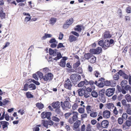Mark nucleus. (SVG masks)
<instances>
[{
    "label": "nucleus",
    "instance_id": "1",
    "mask_svg": "<svg viewBox=\"0 0 131 131\" xmlns=\"http://www.w3.org/2000/svg\"><path fill=\"white\" fill-rule=\"evenodd\" d=\"M70 79L73 84H75L81 80V77L80 75L74 73L71 75Z\"/></svg>",
    "mask_w": 131,
    "mask_h": 131
},
{
    "label": "nucleus",
    "instance_id": "2",
    "mask_svg": "<svg viewBox=\"0 0 131 131\" xmlns=\"http://www.w3.org/2000/svg\"><path fill=\"white\" fill-rule=\"evenodd\" d=\"M61 105L62 109L64 110L70 109L71 106L70 103L68 101H65L63 103L62 102H61Z\"/></svg>",
    "mask_w": 131,
    "mask_h": 131
},
{
    "label": "nucleus",
    "instance_id": "3",
    "mask_svg": "<svg viewBox=\"0 0 131 131\" xmlns=\"http://www.w3.org/2000/svg\"><path fill=\"white\" fill-rule=\"evenodd\" d=\"M104 90H102L99 92V99L102 102L104 103L106 101V100L105 96Z\"/></svg>",
    "mask_w": 131,
    "mask_h": 131
},
{
    "label": "nucleus",
    "instance_id": "4",
    "mask_svg": "<svg viewBox=\"0 0 131 131\" xmlns=\"http://www.w3.org/2000/svg\"><path fill=\"white\" fill-rule=\"evenodd\" d=\"M102 50L101 47H98L96 49H91L90 50V52L93 54H98L101 52Z\"/></svg>",
    "mask_w": 131,
    "mask_h": 131
},
{
    "label": "nucleus",
    "instance_id": "5",
    "mask_svg": "<svg viewBox=\"0 0 131 131\" xmlns=\"http://www.w3.org/2000/svg\"><path fill=\"white\" fill-rule=\"evenodd\" d=\"M115 90V89L114 88H109L106 90L105 94L108 97H110L113 94Z\"/></svg>",
    "mask_w": 131,
    "mask_h": 131
},
{
    "label": "nucleus",
    "instance_id": "6",
    "mask_svg": "<svg viewBox=\"0 0 131 131\" xmlns=\"http://www.w3.org/2000/svg\"><path fill=\"white\" fill-rule=\"evenodd\" d=\"M53 75L52 73H49L43 76V80L46 81H50L53 79Z\"/></svg>",
    "mask_w": 131,
    "mask_h": 131
},
{
    "label": "nucleus",
    "instance_id": "7",
    "mask_svg": "<svg viewBox=\"0 0 131 131\" xmlns=\"http://www.w3.org/2000/svg\"><path fill=\"white\" fill-rule=\"evenodd\" d=\"M72 85L70 80L69 79H67V80L64 82V87L67 89L70 90L71 89Z\"/></svg>",
    "mask_w": 131,
    "mask_h": 131
},
{
    "label": "nucleus",
    "instance_id": "8",
    "mask_svg": "<svg viewBox=\"0 0 131 131\" xmlns=\"http://www.w3.org/2000/svg\"><path fill=\"white\" fill-rule=\"evenodd\" d=\"M73 19L71 18L68 20L65 23L63 26V28L64 29H67L68 27L69 26L73 23Z\"/></svg>",
    "mask_w": 131,
    "mask_h": 131
},
{
    "label": "nucleus",
    "instance_id": "9",
    "mask_svg": "<svg viewBox=\"0 0 131 131\" xmlns=\"http://www.w3.org/2000/svg\"><path fill=\"white\" fill-rule=\"evenodd\" d=\"M51 115V113L50 112H44L41 113V116L43 119L47 118L48 119H49Z\"/></svg>",
    "mask_w": 131,
    "mask_h": 131
},
{
    "label": "nucleus",
    "instance_id": "10",
    "mask_svg": "<svg viewBox=\"0 0 131 131\" xmlns=\"http://www.w3.org/2000/svg\"><path fill=\"white\" fill-rule=\"evenodd\" d=\"M105 80V79L101 77L98 80V81L99 82L97 86L99 88H103V87L104 85V83L103 82Z\"/></svg>",
    "mask_w": 131,
    "mask_h": 131
},
{
    "label": "nucleus",
    "instance_id": "11",
    "mask_svg": "<svg viewBox=\"0 0 131 131\" xmlns=\"http://www.w3.org/2000/svg\"><path fill=\"white\" fill-rule=\"evenodd\" d=\"M111 112L108 110H105L102 113V115L103 118L105 119L109 118L110 116Z\"/></svg>",
    "mask_w": 131,
    "mask_h": 131
},
{
    "label": "nucleus",
    "instance_id": "12",
    "mask_svg": "<svg viewBox=\"0 0 131 131\" xmlns=\"http://www.w3.org/2000/svg\"><path fill=\"white\" fill-rule=\"evenodd\" d=\"M104 39H107L111 37L112 35L109 31H105L102 35Z\"/></svg>",
    "mask_w": 131,
    "mask_h": 131
},
{
    "label": "nucleus",
    "instance_id": "13",
    "mask_svg": "<svg viewBox=\"0 0 131 131\" xmlns=\"http://www.w3.org/2000/svg\"><path fill=\"white\" fill-rule=\"evenodd\" d=\"M0 123L3 129L4 130H6L7 129L8 125L9 124V123L6 121H1Z\"/></svg>",
    "mask_w": 131,
    "mask_h": 131
},
{
    "label": "nucleus",
    "instance_id": "14",
    "mask_svg": "<svg viewBox=\"0 0 131 131\" xmlns=\"http://www.w3.org/2000/svg\"><path fill=\"white\" fill-rule=\"evenodd\" d=\"M51 106L54 109L60 108V103L58 101L53 102L51 104Z\"/></svg>",
    "mask_w": 131,
    "mask_h": 131
},
{
    "label": "nucleus",
    "instance_id": "15",
    "mask_svg": "<svg viewBox=\"0 0 131 131\" xmlns=\"http://www.w3.org/2000/svg\"><path fill=\"white\" fill-rule=\"evenodd\" d=\"M108 122L106 120L103 121L101 123L102 127L104 128H107L108 126Z\"/></svg>",
    "mask_w": 131,
    "mask_h": 131
},
{
    "label": "nucleus",
    "instance_id": "16",
    "mask_svg": "<svg viewBox=\"0 0 131 131\" xmlns=\"http://www.w3.org/2000/svg\"><path fill=\"white\" fill-rule=\"evenodd\" d=\"M86 83L87 85L89 84L90 85V87L92 88V89H95V86L94 85V83L93 81L91 80L88 81L86 80Z\"/></svg>",
    "mask_w": 131,
    "mask_h": 131
},
{
    "label": "nucleus",
    "instance_id": "17",
    "mask_svg": "<svg viewBox=\"0 0 131 131\" xmlns=\"http://www.w3.org/2000/svg\"><path fill=\"white\" fill-rule=\"evenodd\" d=\"M81 123V121L80 120H78L77 121L74 123L73 125L74 128L73 129L75 130L78 128L80 126Z\"/></svg>",
    "mask_w": 131,
    "mask_h": 131
},
{
    "label": "nucleus",
    "instance_id": "18",
    "mask_svg": "<svg viewBox=\"0 0 131 131\" xmlns=\"http://www.w3.org/2000/svg\"><path fill=\"white\" fill-rule=\"evenodd\" d=\"M57 50H53L52 49L50 48L49 49V53L50 55H53V56H56L57 54Z\"/></svg>",
    "mask_w": 131,
    "mask_h": 131
},
{
    "label": "nucleus",
    "instance_id": "19",
    "mask_svg": "<svg viewBox=\"0 0 131 131\" xmlns=\"http://www.w3.org/2000/svg\"><path fill=\"white\" fill-rule=\"evenodd\" d=\"M77 39V37L73 35H70L69 37V40L70 42L76 41Z\"/></svg>",
    "mask_w": 131,
    "mask_h": 131
},
{
    "label": "nucleus",
    "instance_id": "20",
    "mask_svg": "<svg viewBox=\"0 0 131 131\" xmlns=\"http://www.w3.org/2000/svg\"><path fill=\"white\" fill-rule=\"evenodd\" d=\"M72 113L73 115L72 117V119L74 121H76L78 119V113L77 112L73 111Z\"/></svg>",
    "mask_w": 131,
    "mask_h": 131
},
{
    "label": "nucleus",
    "instance_id": "21",
    "mask_svg": "<svg viewBox=\"0 0 131 131\" xmlns=\"http://www.w3.org/2000/svg\"><path fill=\"white\" fill-rule=\"evenodd\" d=\"M36 107H37L39 110L42 109L44 107V105L41 102H38L36 104Z\"/></svg>",
    "mask_w": 131,
    "mask_h": 131
},
{
    "label": "nucleus",
    "instance_id": "22",
    "mask_svg": "<svg viewBox=\"0 0 131 131\" xmlns=\"http://www.w3.org/2000/svg\"><path fill=\"white\" fill-rule=\"evenodd\" d=\"M55 112L57 114L61 116L63 115V113L61 111L60 108H59L56 109L55 110Z\"/></svg>",
    "mask_w": 131,
    "mask_h": 131
},
{
    "label": "nucleus",
    "instance_id": "23",
    "mask_svg": "<svg viewBox=\"0 0 131 131\" xmlns=\"http://www.w3.org/2000/svg\"><path fill=\"white\" fill-rule=\"evenodd\" d=\"M86 80L85 79L84 81H81L77 85L79 87H82L84 85H86Z\"/></svg>",
    "mask_w": 131,
    "mask_h": 131
},
{
    "label": "nucleus",
    "instance_id": "24",
    "mask_svg": "<svg viewBox=\"0 0 131 131\" xmlns=\"http://www.w3.org/2000/svg\"><path fill=\"white\" fill-rule=\"evenodd\" d=\"M96 59V57L92 55V56L91 57L89 61L91 63H94L95 62Z\"/></svg>",
    "mask_w": 131,
    "mask_h": 131
},
{
    "label": "nucleus",
    "instance_id": "25",
    "mask_svg": "<svg viewBox=\"0 0 131 131\" xmlns=\"http://www.w3.org/2000/svg\"><path fill=\"white\" fill-rule=\"evenodd\" d=\"M78 91L79 95L80 96H82L84 94L85 91L82 89H80L78 90Z\"/></svg>",
    "mask_w": 131,
    "mask_h": 131
},
{
    "label": "nucleus",
    "instance_id": "26",
    "mask_svg": "<svg viewBox=\"0 0 131 131\" xmlns=\"http://www.w3.org/2000/svg\"><path fill=\"white\" fill-rule=\"evenodd\" d=\"M93 55L92 54L90 53H85L84 56V58L86 60H89L91 57Z\"/></svg>",
    "mask_w": 131,
    "mask_h": 131
},
{
    "label": "nucleus",
    "instance_id": "27",
    "mask_svg": "<svg viewBox=\"0 0 131 131\" xmlns=\"http://www.w3.org/2000/svg\"><path fill=\"white\" fill-rule=\"evenodd\" d=\"M57 19L54 18H51L50 19L49 22L52 25H53L56 22Z\"/></svg>",
    "mask_w": 131,
    "mask_h": 131
},
{
    "label": "nucleus",
    "instance_id": "28",
    "mask_svg": "<svg viewBox=\"0 0 131 131\" xmlns=\"http://www.w3.org/2000/svg\"><path fill=\"white\" fill-rule=\"evenodd\" d=\"M127 108L126 110L127 113L129 115H131V108H130V104H127Z\"/></svg>",
    "mask_w": 131,
    "mask_h": 131
},
{
    "label": "nucleus",
    "instance_id": "29",
    "mask_svg": "<svg viewBox=\"0 0 131 131\" xmlns=\"http://www.w3.org/2000/svg\"><path fill=\"white\" fill-rule=\"evenodd\" d=\"M93 74L96 78L100 77H101L100 73L97 70H95L93 72Z\"/></svg>",
    "mask_w": 131,
    "mask_h": 131
},
{
    "label": "nucleus",
    "instance_id": "30",
    "mask_svg": "<svg viewBox=\"0 0 131 131\" xmlns=\"http://www.w3.org/2000/svg\"><path fill=\"white\" fill-rule=\"evenodd\" d=\"M28 88L31 90H35L36 88L35 85L33 83H31L29 85Z\"/></svg>",
    "mask_w": 131,
    "mask_h": 131
},
{
    "label": "nucleus",
    "instance_id": "31",
    "mask_svg": "<svg viewBox=\"0 0 131 131\" xmlns=\"http://www.w3.org/2000/svg\"><path fill=\"white\" fill-rule=\"evenodd\" d=\"M51 36L52 35L50 34L45 33V36L41 38V39L42 40H45L47 38L51 37Z\"/></svg>",
    "mask_w": 131,
    "mask_h": 131
},
{
    "label": "nucleus",
    "instance_id": "32",
    "mask_svg": "<svg viewBox=\"0 0 131 131\" xmlns=\"http://www.w3.org/2000/svg\"><path fill=\"white\" fill-rule=\"evenodd\" d=\"M106 107L108 109H110L114 107V104L113 103H109L106 104Z\"/></svg>",
    "mask_w": 131,
    "mask_h": 131
},
{
    "label": "nucleus",
    "instance_id": "33",
    "mask_svg": "<svg viewBox=\"0 0 131 131\" xmlns=\"http://www.w3.org/2000/svg\"><path fill=\"white\" fill-rule=\"evenodd\" d=\"M125 98L128 102H131V96L129 94L126 95Z\"/></svg>",
    "mask_w": 131,
    "mask_h": 131
},
{
    "label": "nucleus",
    "instance_id": "34",
    "mask_svg": "<svg viewBox=\"0 0 131 131\" xmlns=\"http://www.w3.org/2000/svg\"><path fill=\"white\" fill-rule=\"evenodd\" d=\"M127 82L125 80H124L122 81L121 83V84L122 87V88H124L125 86L127 85Z\"/></svg>",
    "mask_w": 131,
    "mask_h": 131
},
{
    "label": "nucleus",
    "instance_id": "35",
    "mask_svg": "<svg viewBox=\"0 0 131 131\" xmlns=\"http://www.w3.org/2000/svg\"><path fill=\"white\" fill-rule=\"evenodd\" d=\"M110 43H109V41L108 40H106L104 42V46L108 47L110 46Z\"/></svg>",
    "mask_w": 131,
    "mask_h": 131
},
{
    "label": "nucleus",
    "instance_id": "36",
    "mask_svg": "<svg viewBox=\"0 0 131 131\" xmlns=\"http://www.w3.org/2000/svg\"><path fill=\"white\" fill-rule=\"evenodd\" d=\"M97 112H91L90 114V116L92 117H95L97 116Z\"/></svg>",
    "mask_w": 131,
    "mask_h": 131
},
{
    "label": "nucleus",
    "instance_id": "37",
    "mask_svg": "<svg viewBox=\"0 0 131 131\" xmlns=\"http://www.w3.org/2000/svg\"><path fill=\"white\" fill-rule=\"evenodd\" d=\"M80 64V62L78 60L76 63L73 64V68L75 69L78 67Z\"/></svg>",
    "mask_w": 131,
    "mask_h": 131
},
{
    "label": "nucleus",
    "instance_id": "38",
    "mask_svg": "<svg viewBox=\"0 0 131 131\" xmlns=\"http://www.w3.org/2000/svg\"><path fill=\"white\" fill-rule=\"evenodd\" d=\"M5 14L3 12V11H1L0 12V17L1 19H5Z\"/></svg>",
    "mask_w": 131,
    "mask_h": 131
},
{
    "label": "nucleus",
    "instance_id": "39",
    "mask_svg": "<svg viewBox=\"0 0 131 131\" xmlns=\"http://www.w3.org/2000/svg\"><path fill=\"white\" fill-rule=\"evenodd\" d=\"M119 78V75L118 73H116L113 76V78L114 80L117 81Z\"/></svg>",
    "mask_w": 131,
    "mask_h": 131
},
{
    "label": "nucleus",
    "instance_id": "40",
    "mask_svg": "<svg viewBox=\"0 0 131 131\" xmlns=\"http://www.w3.org/2000/svg\"><path fill=\"white\" fill-rule=\"evenodd\" d=\"M75 72L79 73H81L82 72V68L79 67L75 70Z\"/></svg>",
    "mask_w": 131,
    "mask_h": 131
},
{
    "label": "nucleus",
    "instance_id": "41",
    "mask_svg": "<svg viewBox=\"0 0 131 131\" xmlns=\"http://www.w3.org/2000/svg\"><path fill=\"white\" fill-rule=\"evenodd\" d=\"M91 106L90 105H88L86 107V110L88 114H89L91 112Z\"/></svg>",
    "mask_w": 131,
    "mask_h": 131
},
{
    "label": "nucleus",
    "instance_id": "42",
    "mask_svg": "<svg viewBox=\"0 0 131 131\" xmlns=\"http://www.w3.org/2000/svg\"><path fill=\"white\" fill-rule=\"evenodd\" d=\"M52 120L56 122H58L60 121V119L58 117L55 116H53L52 117Z\"/></svg>",
    "mask_w": 131,
    "mask_h": 131
},
{
    "label": "nucleus",
    "instance_id": "43",
    "mask_svg": "<svg viewBox=\"0 0 131 131\" xmlns=\"http://www.w3.org/2000/svg\"><path fill=\"white\" fill-rule=\"evenodd\" d=\"M66 61H62L61 60L60 62L59 63V65L63 67H64L66 66Z\"/></svg>",
    "mask_w": 131,
    "mask_h": 131
},
{
    "label": "nucleus",
    "instance_id": "44",
    "mask_svg": "<svg viewBox=\"0 0 131 131\" xmlns=\"http://www.w3.org/2000/svg\"><path fill=\"white\" fill-rule=\"evenodd\" d=\"M26 95L27 98H33L34 97V96L31 94L29 92H27L26 93Z\"/></svg>",
    "mask_w": 131,
    "mask_h": 131
},
{
    "label": "nucleus",
    "instance_id": "45",
    "mask_svg": "<svg viewBox=\"0 0 131 131\" xmlns=\"http://www.w3.org/2000/svg\"><path fill=\"white\" fill-rule=\"evenodd\" d=\"M78 111L80 113L83 114L85 112V109L84 107H80L78 109Z\"/></svg>",
    "mask_w": 131,
    "mask_h": 131
},
{
    "label": "nucleus",
    "instance_id": "46",
    "mask_svg": "<svg viewBox=\"0 0 131 131\" xmlns=\"http://www.w3.org/2000/svg\"><path fill=\"white\" fill-rule=\"evenodd\" d=\"M76 28H75L74 30L78 32H80L82 30V28L80 25H78L76 26Z\"/></svg>",
    "mask_w": 131,
    "mask_h": 131
},
{
    "label": "nucleus",
    "instance_id": "47",
    "mask_svg": "<svg viewBox=\"0 0 131 131\" xmlns=\"http://www.w3.org/2000/svg\"><path fill=\"white\" fill-rule=\"evenodd\" d=\"M91 95L92 96L94 97H97L98 96V94L97 93L94 91H93L91 93Z\"/></svg>",
    "mask_w": 131,
    "mask_h": 131
},
{
    "label": "nucleus",
    "instance_id": "48",
    "mask_svg": "<svg viewBox=\"0 0 131 131\" xmlns=\"http://www.w3.org/2000/svg\"><path fill=\"white\" fill-rule=\"evenodd\" d=\"M42 123L43 125L46 128H48V121L42 120Z\"/></svg>",
    "mask_w": 131,
    "mask_h": 131
},
{
    "label": "nucleus",
    "instance_id": "49",
    "mask_svg": "<svg viewBox=\"0 0 131 131\" xmlns=\"http://www.w3.org/2000/svg\"><path fill=\"white\" fill-rule=\"evenodd\" d=\"M110 86L112 87H114L116 86V82L115 81L113 80H110Z\"/></svg>",
    "mask_w": 131,
    "mask_h": 131
},
{
    "label": "nucleus",
    "instance_id": "50",
    "mask_svg": "<svg viewBox=\"0 0 131 131\" xmlns=\"http://www.w3.org/2000/svg\"><path fill=\"white\" fill-rule=\"evenodd\" d=\"M82 114L81 115V120H83V119L87 117L88 115L87 114L84 113Z\"/></svg>",
    "mask_w": 131,
    "mask_h": 131
},
{
    "label": "nucleus",
    "instance_id": "51",
    "mask_svg": "<svg viewBox=\"0 0 131 131\" xmlns=\"http://www.w3.org/2000/svg\"><path fill=\"white\" fill-rule=\"evenodd\" d=\"M104 85L106 86H110V81L106 80L104 81Z\"/></svg>",
    "mask_w": 131,
    "mask_h": 131
},
{
    "label": "nucleus",
    "instance_id": "52",
    "mask_svg": "<svg viewBox=\"0 0 131 131\" xmlns=\"http://www.w3.org/2000/svg\"><path fill=\"white\" fill-rule=\"evenodd\" d=\"M127 117L128 115L127 114L125 113H124L122 116V118L126 120L127 119Z\"/></svg>",
    "mask_w": 131,
    "mask_h": 131
},
{
    "label": "nucleus",
    "instance_id": "53",
    "mask_svg": "<svg viewBox=\"0 0 131 131\" xmlns=\"http://www.w3.org/2000/svg\"><path fill=\"white\" fill-rule=\"evenodd\" d=\"M50 43H58V42L56 41V40L54 38H51L50 40L49 41Z\"/></svg>",
    "mask_w": 131,
    "mask_h": 131
},
{
    "label": "nucleus",
    "instance_id": "54",
    "mask_svg": "<svg viewBox=\"0 0 131 131\" xmlns=\"http://www.w3.org/2000/svg\"><path fill=\"white\" fill-rule=\"evenodd\" d=\"M78 103H75L72 105V108L73 110H75L77 108L78 106Z\"/></svg>",
    "mask_w": 131,
    "mask_h": 131
},
{
    "label": "nucleus",
    "instance_id": "55",
    "mask_svg": "<svg viewBox=\"0 0 131 131\" xmlns=\"http://www.w3.org/2000/svg\"><path fill=\"white\" fill-rule=\"evenodd\" d=\"M84 97L85 98H87L89 97L90 95V94L89 92H87L85 91V93L84 94Z\"/></svg>",
    "mask_w": 131,
    "mask_h": 131
},
{
    "label": "nucleus",
    "instance_id": "56",
    "mask_svg": "<svg viewBox=\"0 0 131 131\" xmlns=\"http://www.w3.org/2000/svg\"><path fill=\"white\" fill-rule=\"evenodd\" d=\"M113 113L115 116L117 115L118 113V111L117 110L116 107H115L113 111Z\"/></svg>",
    "mask_w": 131,
    "mask_h": 131
},
{
    "label": "nucleus",
    "instance_id": "57",
    "mask_svg": "<svg viewBox=\"0 0 131 131\" xmlns=\"http://www.w3.org/2000/svg\"><path fill=\"white\" fill-rule=\"evenodd\" d=\"M28 85L27 84H25L24 86L23 89V90L24 91H27L28 90Z\"/></svg>",
    "mask_w": 131,
    "mask_h": 131
},
{
    "label": "nucleus",
    "instance_id": "58",
    "mask_svg": "<svg viewBox=\"0 0 131 131\" xmlns=\"http://www.w3.org/2000/svg\"><path fill=\"white\" fill-rule=\"evenodd\" d=\"M118 122L120 124H122L123 123V119L122 117H119L118 119Z\"/></svg>",
    "mask_w": 131,
    "mask_h": 131
},
{
    "label": "nucleus",
    "instance_id": "59",
    "mask_svg": "<svg viewBox=\"0 0 131 131\" xmlns=\"http://www.w3.org/2000/svg\"><path fill=\"white\" fill-rule=\"evenodd\" d=\"M98 44L100 46L102 47H104V41L102 40L99 41L98 42Z\"/></svg>",
    "mask_w": 131,
    "mask_h": 131
},
{
    "label": "nucleus",
    "instance_id": "60",
    "mask_svg": "<svg viewBox=\"0 0 131 131\" xmlns=\"http://www.w3.org/2000/svg\"><path fill=\"white\" fill-rule=\"evenodd\" d=\"M37 74L40 79L42 78L43 79V74L42 73L40 72H37Z\"/></svg>",
    "mask_w": 131,
    "mask_h": 131
},
{
    "label": "nucleus",
    "instance_id": "61",
    "mask_svg": "<svg viewBox=\"0 0 131 131\" xmlns=\"http://www.w3.org/2000/svg\"><path fill=\"white\" fill-rule=\"evenodd\" d=\"M126 125L128 127L131 125V122L129 120H126L125 122Z\"/></svg>",
    "mask_w": 131,
    "mask_h": 131
},
{
    "label": "nucleus",
    "instance_id": "62",
    "mask_svg": "<svg viewBox=\"0 0 131 131\" xmlns=\"http://www.w3.org/2000/svg\"><path fill=\"white\" fill-rule=\"evenodd\" d=\"M122 104L124 106H126L127 107V104L126 100L125 99L123 100L121 102Z\"/></svg>",
    "mask_w": 131,
    "mask_h": 131
},
{
    "label": "nucleus",
    "instance_id": "63",
    "mask_svg": "<svg viewBox=\"0 0 131 131\" xmlns=\"http://www.w3.org/2000/svg\"><path fill=\"white\" fill-rule=\"evenodd\" d=\"M64 46L63 45V44L62 43H60L57 45V48L59 49L60 48H61L62 47H64Z\"/></svg>",
    "mask_w": 131,
    "mask_h": 131
},
{
    "label": "nucleus",
    "instance_id": "64",
    "mask_svg": "<svg viewBox=\"0 0 131 131\" xmlns=\"http://www.w3.org/2000/svg\"><path fill=\"white\" fill-rule=\"evenodd\" d=\"M63 34L61 32L60 33L59 35V39L60 40H62L63 36Z\"/></svg>",
    "mask_w": 131,
    "mask_h": 131
}]
</instances>
